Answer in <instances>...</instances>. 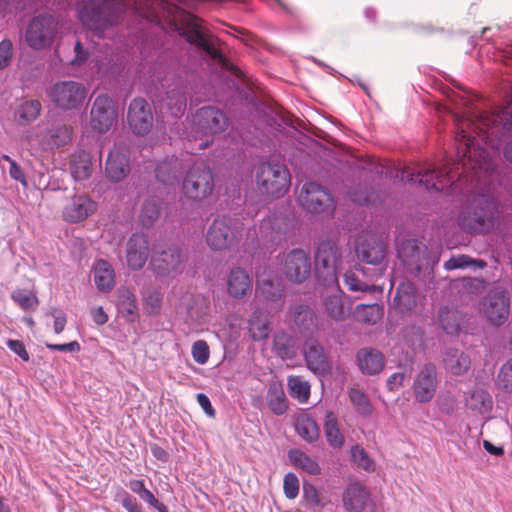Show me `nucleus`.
I'll use <instances>...</instances> for the list:
<instances>
[{"instance_id":"nucleus-1","label":"nucleus","mask_w":512,"mask_h":512,"mask_svg":"<svg viewBox=\"0 0 512 512\" xmlns=\"http://www.w3.org/2000/svg\"><path fill=\"white\" fill-rule=\"evenodd\" d=\"M126 6L127 0H88L79 10V18L94 37L109 38L115 44V29Z\"/></svg>"},{"instance_id":"nucleus-2","label":"nucleus","mask_w":512,"mask_h":512,"mask_svg":"<svg viewBox=\"0 0 512 512\" xmlns=\"http://www.w3.org/2000/svg\"><path fill=\"white\" fill-rule=\"evenodd\" d=\"M228 127V118L220 109L204 106L191 119L186 120L185 136L188 141H198L197 149H205L213 142V136Z\"/></svg>"},{"instance_id":"nucleus-3","label":"nucleus","mask_w":512,"mask_h":512,"mask_svg":"<svg viewBox=\"0 0 512 512\" xmlns=\"http://www.w3.org/2000/svg\"><path fill=\"white\" fill-rule=\"evenodd\" d=\"M173 21L175 29L188 43L203 50L222 65H226L227 59L218 48L219 39L202 26L203 21L200 18L181 10L174 16Z\"/></svg>"},{"instance_id":"nucleus-4","label":"nucleus","mask_w":512,"mask_h":512,"mask_svg":"<svg viewBox=\"0 0 512 512\" xmlns=\"http://www.w3.org/2000/svg\"><path fill=\"white\" fill-rule=\"evenodd\" d=\"M290 173L285 165L277 162H263L255 172V183L260 195L280 198L289 189Z\"/></svg>"},{"instance_id":"nucleus-5","label":"nucleus","mask_w":512,"mask_h":512,"mask_svg":"<svg viewBox=\"0 0 512 512\" xmlns=\"http://www.w3.org/2000/svg\"><path fill=\"white\" fill-rule=\"evenodd\" d=\"M341 258V248L334 240L324 239L318 243L314 254L315 273L324 286H337V267Z\"/></svg>"},{"instance_id":"nucleus-6","label":"nucleus","mask_w":512,"mask_h":512,"mask_svg":"<svg viewBox=\"0 0 512 512\" xmlns=\"http://www.w3.org/2000/svg\"><path fill=\"white\" fill-rule=\"evenodd\" d=\"M495 213L494 201L489 197L481 196L463 210L459 217V225L467 232H487L494 226Z\"/></svg>"},{"instance_id":"nucleus-7","label":"nucleus","mask_w":512,"mask_h":512,"mask_svg":"<svg viewBox=\"0 0 512 512\" xmlns=\"http://www.w3.org/2000/svg\"><path fill=\"white\" fill-rule=\"evenodd\" d=\"M214 177L210 168L203 162L193 164L187 171L183 183V195L195 202H200L212 194Z\"/></svg>"},{"instance_id":"nucleus-8","label":"nucleus","mask_w":512,"mask_h":512,"mask_svg":"<svg viewBox=\"0 0 512 512\" xmlns=\"http://www.w3.org/2000/svg\"><path fill=\"white\" fill-rule=\"evenodd\" d=\"M58 33V22L50 14H39L33 17L25 29V41L33 50L50 47Z\"/></svg>"},{"instance_id":"nucleus-9","label":"nucleus","mask_w":512,"mask_h":512,"mask_svg":"<svg viewBox=\"0 0 512 512\" xmlns=\"http://www.w3.org/2000/svg\"><path fill=\"white\" fill-rule=\"evenodd\" d=\"M453 168L447 162L443 168H437L428 165L414 172L409 167H403L401 170V179L407 182L419 183L425 186L427 190L442 191L452 181Z\"/></svg>"},{"instance_id":"nucleus-10","label":"nucleus","mask_w":512,"mask_h":512,"mask_svg":"<svg viewBox=\"0 0 512 512\" xmlns=\"http://www.w3.org/2000/svg\"><path fill=\"white\" fill-rule=\"evenodd\" d=\"M511 300L509 292L501 287L492 289L481 301L480 312L495 327L502 326L509 318Z\"/></svg>"},{"instance_id":"nucleus-11","label":"nucleus","mask_w":512,"mask_h":512,"mask_svg":"<svg viewBox=\"0 0 512 512\" xmlns=\"http://www.w3.org/2000/svg\"><path fill=\"white\" fill-rule=\"evenodd\" d=\"M298 202L308 212L317 214L330 213L335 208V201L331 192L316 182H307L302 186L298 195Z\"/></svg>"},{"instance_id":"nucleus-12","label":"nucleus","mask_w":512,"mask_h":512,"mask_svg":"<svg viewBox=\"0 0 512 512\" xmlns=\"http://www.w3.org/2000/svg\"><path fill=\"white\" fill-rule=\"evenodd\" d=\"M48 95L57 107L72 110L79 108L84 103L87 90L82 83L77 81H59L50 88Z\"/></svg>"},{"instance_id":"nucleus-13","label":"nucleus","mask_w":512,"mask_h":512,"mask_svg":"<svg viewBox=\"0 0 512 512\" xmlns=\"http://www.w3.org/2000/svg\"><path fill=\"white\" fill-rule=\"evenodd\" d=\"M187 255L176 246H169L154 253L150 265L153 272L160 277L175 278L185 269Z\"/></svg>"},{"instance_id":"nucleus-14","label":"nucleus","mask_w":512,"mask_h":512,"mask_svg":"<svg viewBox=\"0 0 512 512\" xmlns=\"http://www.w3.org/2000/svg\"><path fill=\"white\" fill-rule=\"evenodd\" d=\"M241 237L237 225L230 219L216 218L209 226L206 233V242L214 251H222L236 243Z\"/></svg>"},{"instance_id":"nucleus-15","label":"nucleus","mask_w":512,"mask_h":512,"mask_svg":"<svg viewBox=\"0 0 512 512\" xmlns=\"http://www.w3.org/2000/svg\"><path fill=\"white\" fill-rule=\"evenodd\" d=\"M118 106L116 101L106 94L98 95L91 107L90 124L99 133L107 132L117 120Z\"/></svg>"},{"instance_id":"nucleus-16","label":"nucleus","mask_w":512,"mask_h":512,"mask_svg":"<svg viewBox=\"0 0 512 512\" xmlns=\"http://www.w3.org/2000/svg\"><path fill=\"white\" fill-rule=\"evenodd\" d=\"M282 271L295 284L305 282L311 275V259L303 249H292L283 256Z\"/></svg>"},{"instance_id":"nucleus-17","label":"nucleus","mask_w":512,"mask_h":512,"mask_svg":"<svg viewBox=\"0 0 512 512\" xmlns=\"http://www.w3.org/2000/svg\"><path fill=\"white\" fill-rule=\"evenodd\" d=\"M438 388L437 370L433 363H426L415 375L412 385L416 402L426 404L435 397Z\"/></svg>"},{"instance_id":"nucleus-18","label":"nucleus","mask_w":512,"mask_h":512,"mask_svg":"<svg viewBox=\"0 0 512 512\" xmlns=\"http://www.w3.org/2000/svg\"><path fill=\"white\" fill-rule=\"evenodd\" d=\"M97 206L88 194H74L66 199L62 207V218L70 224L80 223L93 215Z\"/></svg>"},{"instance_id":"nucleus-19","label":"nucleus","mask_w":512,"mask_h":512,"mask_svg":"<svg viewBox=\"0 0 512 512\" xmlns=\"http://www.w3.org/2000/svg\"><path fill=\"white\" fill-rule=\"evenodd\" d=\"M253 279L242 267H233L226 276V293L234 300H243L252 295Z\"/></svg>"},{"instance_id":"nucleus-20","label":"nucleus","mask_w":512,"mask_h":512,"mask_svg":"<svg viewBox=\"0 0 512 512\" xmlns=\"http://www.w3.org/2000/svg\"><path fill=\"white\" fill-rule=\"evenodd\" d=\"M398 256L406 268L415 275L420 274L427 264V248L415 239L403 242L398 249Z\"/></svg>"},{"instance_id":"nucleus-21","label":"nucleus","mask_w":512,"mask_h":512,"mask_svg":"<svg viewBox=\"0 0 512 512\" xmlns=\"http://www.w3.org/2000/svg\"><path fill=\"white\" fill-rule=\"evenodd\" d=\"M303 354L309 370L317 375H325L331 369L330 361L318 340L309 338L303 347Z\"/></svg>"},{"instance_id":"nucleus-22","label":"nucleus","mask_w":512,"mask_h":512,"mask_svg":"<svg viewBox=\"0 0 512 512\" xmlns=\"http://www.w3.org/2000/svg\"><path fill=\"white\" fill-rule=\"evenodd\" d=\"M153 126L150 105L143 98H135L130 103V128L138 135L148 133Z\"/></svg>"},{"instance_id":"nucleus-23","label":"nucleus","mask_w":512,"mask_h":512,"mask_svg":"<svg viewBox=\"0 0 512 512\" xmlns=\"http://www.w3.org/2000/svg\"><path fill=\"white\" fill-rule=\"evenodd\" d=\"M356 253L362 262L379 265L385 258L386 245L380 237L367 235L358 243Z\"/></svg>"},{"instance_id":"nucleus-24","label":"nucleus","mask_w":512,"mask_h":512,"mask_svg":"<svg viewBox=\"0 0 512 512\" xmlns=\"http://www.w3.org/2000/svg\"><path fill=\"white\" fill-rule=\"evenodd\" d=\"M128 167V146L126 144H117L110 151L106 165L105 173L113 182H119L126 177V168Z\"/></svg>"},{"instance_id":"nucleus-25","label":"nucleus","mask_w":512,"mask_h":512,"mask_svg":"<svg viewBox=\"0 0 512 512\" xmlns=\"http://www.w3.org/2000/svg\"><path fill=\"white\" fill-rule=\"evenodd\" d=\"M335 291L325 297L324 306L327 315L335 321H344L350 314L351 307L345 305V294L339 286H332Z\"/></svg>"},{"instance_id":"nucleus-26","label":"nucleus","mask_w":512,"mask_h":512,"mask_svg":"<svg viewBox=\"0 0 512 512\" xmlns=\"http://www.w3.org/2000/svg\"><path fill=\"white\" fill-rule=\"evenodd\" d=\"M445 370L454 376H462L471 368L470 356L459 349H448L443 358Z\"/></svg>"},{"instance_id":"nucleus-27","label":"nucleus","mask_w":512,"mask_h":512,"mask_svg":"<svg viewBox=\"0 0 512 512\" xmlns=\"http://www.w3.org/2000/svg\"><path fill=\"white\" fill-rule=\"evenodd\" d=\"M358 366L362 373L374 375L384 368V355L373 348H362L357 353Z\"/></svg>"},{"instance_id":"nucleus-28","label":"nucleus","mask_w":512,"mask_h":512,"mask_svg":"<svg viewBox=\"0 0 512 512\" xmlns=\"http://www.w3.org/2000/svg\"><path fill=\"white\" fill-rule=\"evenodd\" d=\"M465 406L475 415H486L492 411L493 399L485 389L476 388L466 393Z\"/></svg>"},{"instance_id":"nucleus-29","label":"nucleus","mask_w":512,"mask_h":512,"mask_svg":"<svg viewBox=\"0 0 512 512\" xmlns=\"http://www.w3.org/2000/svg\"><path fill=\"white\" fill-rule=\"evenodd\" d=\"M393 306L400 313L410 312L417 306L416 289L411 282L403 281L398 285Z\"/></svg>"},{"instance_id":"nucleus-30","label":"nucleus","mask_w":512,"mask_h":512,"mask_svg":"<svg viewBox=\"0 0 512 512\" xmlns=\"http://www.w3.org/2000/svg\"><path fill=\"white\" fill-rule=\"evenodd\" d=\"M149 256V243L146 235L134 234L130 237V268L141 269Z\"/></svg>"},{"instance_id":"nucleus-31","label":"nucleus","mask_w":512,"mask_h":512,"mask_svg":"<svg viewBox=\"0 0 512 512\" xmlns=\"http://www.w3.org/2000/svg\"><path fill=\"white\" fill-rule=\"evenodd\" d=\"M367 499L368 492L359 483L349 485L343 495V503L348 512H362Z\"/></svg>"},{"instance_id":"nucleus-32","label":"nucleus","mask_w":512,"mask_h":512,"mask_svg":"<svg viewBox=\"0 0 512 512\" xmlns=\"http://www.w3.org/2000/svg\"><path fill=\"white\" fill-rule=\"evenodd\" d=\"M437 323L446 334L454 335L460 330L461 315L457 309L444 305L438 309Z\"/></svg>"},{"instance_id":"nucleus-33","label":"nucleus","mask_w":512,"mask_h":512,"mask_svg":"<svg viewBox=\"0 0 512 512\" xmlns=\"http://www.w3.org/2000/svg\"><path fill=\"white\" fill-rule=\"evenodd\" d=\"M94 283L102 292L112 290L115 284V275L112 266L103 259L98 260L94 265Z\"/></svg>"},{"instance_id":"nucleus-34","label":"nucleus","mask_w":512,"mask_h":512,"mask_svg":"<svg viewBox=\"0 0 512 512\" xmlns=\"http://www.w3.org/2000/svg\"><path fill=\"white\" fill-rule=\"evenodd\" d=\"M324 434L327 442L334 448H342L345 443V437L342 433L337 417L332 411H327L324 422Z\"/></svg>"},{"instance_id":"nucleus-35","label":"nucleus","mask_w":512,"mask_h":512,"mask_svg":"<svg viewBox=\"0 0 512 512\" xmlns=\"http://www.w3.org/2000/svg\"><path fill=\"white\" fill-rule=\"evenodd\" d=\"M295 430L305 441L312 443L318 440L320 435L316 421L307 413H301L295 421Z\"/></svg>"},{"instance_id":"nucleus-36","label":"nucleus","mask_w":512,"mask_h":512,"mask_svg":"<svg viewBox=\"0 0 512 512\" xmlns=\"http://www.w3.org/2000/svg\"><path fill=\"white\" fill-rule=\"evenodd\" d=\"M41 103L38 100H25L14 111V119L19 125H28L40 115Z\"/></svg>"},{"instance_id":"nucleus-37","label":"nucleus","mask_w":512,"mask_h":512,"mask_svg":"<svg viewBox=\"0 0 512 512\" xmlns=\"http://www.w3.org/2000/svg\"><path fill=\"white\" fill-rule=\"evenodd\" d=\"M180 170V163L177 158L165 159L156 167V178L165 185H172L176 182Z\"/></svg>"},{"instance_id":"nucleus-38","label":"nucleus","mask_w":512,"mask_h":512,"mask_svg":"<svg viewBox=\"0 0 512 512\" xmlns=\"http://www.w3.org/2000/svg\"><path fill=\"white\" fill-rule=\"evenodd\" d=\"M70 172L77 181H83L92 173V162L89 154L81 152L74 156L70 162Z\"/></svg>"},{"instance_id":"nucleus-39","label":"nucleus","mask_w":512,"mask_h":512,"mask_svg":"<svg viewBox=\"0 0 512 512\" xmlns=\"http://www.w3.org/2000/svg\"><path fill=\"white\" fill-rule=\"evenodd\" d=\"M266 399L268 407L275 415H283L287 411V399L280 385L271 384Z\"/></svg>"},{"instance_id":"nucleus-40","label":"nucleus","mask_w":512,"mask_h":512,"mask_svg":"<svg viewBox=\"0 0 512 512\" xmlns=\"http://www.w3.org/2000/svg\"><path fill=\"white\" fill-rule=\"evenodd\" d=\"M363 274V270L360 268H355L353 270H348L344 274V283L347 286L348 290L353 292H373V291H382V289L376 285H370L363 281L360 275Z\"/></svg>"},{"instance_id":"nucleus-41","label":"nucleus","mask_w":512,"mask_h":512,"mask_svg":"<svg viewBox=\"0 0 512 512\" xmlns=\"http://www.w3.org/2000/svg\"><path fill=\"white\" fill-rule=\"evenodd\" d=\"M273 351L281 359H292L296 355L292 337L285 332H277L273 339Z\"/></svg>"},{"instance_id":"nucleus-42","label":"nucleus","mask_w":512,"mask_h":512,"mask_svg":"<svg viewBox=\"0 0 512 512\" xmlns=\"http://www.w3.org/2000/svg\"><path fill=\"white\" fill-rule=\"evenodd\" d=\"M349 400L355 412L362 417H370L373 414V406L369 397L358 388H351L348 391Z\"/></svg>"},{"instance_id":"nucleus-43","label":"nucleus","mask_w":512,"mask_h":512,"mask_svg":"<svg viewBox=\"0 0 512 512\" xmlns=\"http://www.w3.org/2000/svg\"><path fill=\"white\" fill-rule=\"evenodd\" d=\"M288 457L291 463L311 475L320 474V466L317 461L299 449L290 450Z\"/></svg>"},{"instance_id":"nucleus-44","label":"nucleus","mask_w":512,"mask_h":512,"mask_svg":"<svg viewBox=\"0 0 512 512\" xmlns=\"http://www.w3.org/2000/svg\"><path fill=\"white\" fill-rule=\"evenodd\" d=\"M383 312V307L377 303L359 304L355 310V318L361 323L373 325L382 318Z\"/></svg>"},{"instance_id":"nucleus-45","label":"nucleus","mask_w":512,"mask_h":512,"mask_svg":"<svg viewBox=\"0 0 512 512\" xmlns=\"http://www.w3.org/2000/svg\"><path fill=\"white\" fill-rule=\"evenodd\" d=\"M143 308L150 315H157L162 308L163 295L156 286H148L143 290Z\"/></svg>"},{"instance_id":"nucleus-46","label":"nucleus","mask_w":512,"mask_h":512,"mask_svg":"<svg viewBox=\"0 0 512 512\" xmlns=\"http://www.w3.org/2000/svg\"><path fill=\"white\" fill-rule=\"evenodd\" d=\"M72 138L71 129L66 125L51 129L43 140L46 148L53 149L67 144Z\"/></svg>"},{"instance_id":"nucleus-47","label":"nucleus","mask_w":512,"mask_h":512,"mask_svg":"<svg viewBox=\"0 0 512 512\" xmlns=\"http://www.w3.org/2000/svg\"><path fill=\"white\" fill-rule=\"evenodd\" d=\"M249 333L253 340L260 341L268 337L271 328L266 318H262L260 312L255 311L249 319Z\"/></svg>"},{"instance_id":"nucleus-48","label":"nucleus","mask_w":512,"mask_h":512,"mask_svg":"<svg viewBox=\"0 0 512 512\" xmlns=\"http://www.w3.org/2000/svg\"><path fill=\"white\" fill-rule=\"evenodd\" d=\"M105 47V54H106V60L107 63L101 62V64H98V60L96 61V65H98V72L104 71L108 72L111 71L112 74L119 73L123 67L122 60L124 58V55H119L118 52L114 51V48L110 46L108 43L103 44Z\"/></svg>"},{"instance_id":"nucleus-49","label":"nucleus","mask_w":512,"mask_h":512,"mask_svg":"<svg viewBox=\"0 0 512 512\" xmlns=\"http://www.w3.org/2000/svg\"><path fill=\"white\" fill-rule=\"evenodd\" d=\"M288 388L292 398L304 403L310 396V385L302 376H289Z\"/></svg>"},{"instance_id":"nucleus-50","label":"nucleus","mask_w":512,"mask_h":512,"mask_svg":"<svg viewBox=\"0 0 512 512\" xmlns=\"http://www.w3.org/2000/svg\"><path fill=\"white\" fill-rule=\"evenodd\" d=\"M130 489L137 493L141 500L156 508L159 512H168L167 507L159 503L158 499L153 495L151 491L145 488L144 482L142 480H133L130 481Z\"/></svg>"},{"instance_id":"nucleus-51","label":"nucleus","mask_w":512,"mask_h":512,"mask_svg":"<svg viewBox=\"0 0 512 512\" xmlns=\"http://www.w3.org/2000/svg\"><path fill=\"white\" fill-rule=\"evenodd\" d=\"M470 266L478 268L486 267V262L481 259H473L468 255L452 256L449 260L445 261L443 267L445 270L465 269Z\"/></svg>"},{"instance_id":"nucleus-52","label":"nucleus","mask_w":512,"mask_h":512,"mask_svg":"<svg viewBox=\"0 0 512 512\" xmlns=\"http://www.w3.org/2000/svg\"><path fill=\"white\" fill-rule=\"evenodd\" d=\"M160 217V206L154 199L147 200L141 209L139 220L142 226L151 227Z\"/></svg>"},{"instance_id":"nucleus-53","label":"nucleus","mask_w":512,"mask_h":512,"mask_svg":"<svg viewBox=\"0 0 512 512\" xmlns=\"http://www.w3.org/2000/svg\"><path fill=\"white\" fill-rule=\"evenodd\" d=\"M258 290L267 301L276 302L283 297V288L279 282L271 279L263 280L258 284Z\"/></svg>"},{"instance_id":"nucleus-54","label":"nucleus","mask_w":512,"mask_h":512,"mask_svg":"<svg viewBox=\"0 0 512 512\" xmlns=\"http://www.w3.org/2000/svg\"><path fill=\"white\" fill-rule=\"evenodd\" d=\"M167 107L171 113L178 117L182 115L186 108V96L180 89H174L167 93Z\"/></svg>"},{"instance_id":"nucleus-55","label":"nucleus","mask_w":512,"mask_h":512,"mask_svg":"<svg viewBox=\"0 0 512 512\" xmlns=\"http://www.w3.org/2000/svg\"><path fill=\"white\" fill-rule=\"evenodd\" d=\"M11 298L26 311L35 309L38 304L37 296L33 292L25 289H15L11 294Z\"/></svg>"},{"instance_id":"nucleus-56","label":"nucleus","mask_w":512,"mask_h":512,"mask_svg":"<svg viewBox=\"0 0 512 512\" xmlns=\"http://www.w3.org/2000/svg\"><path fill=\"white\" fill-rule=\"evenodd\" d=\"M294 321L302 330H308L315 322V313L307 306L299 305L294 311Z\"/></svg>"},{"instance_id":"nucleus-57","label":"nucleus","mask_w":512,"mask_h":512,"mask_svg":"<svg viewBox=\"0 0 512 512\" xmlns=\"http://www.w3.org/2000/svg\"><path fill=\"white\" fill-rule=\"evenodd\" d=\"M351 458L354 464H356L359 468H362L368 472L375 470V463L369 457L364 448L359 445H355L351 447L350 450Z\"/></svg>"},{"instance_id":"nucleus-58","label":"nucleus","mask_w":512,"mask_h":512,"mask_svg":"<svg viewBox=\"0 0 512 512\" xmlns=\"http://www.w3.org/2000/svg\"><path fill=\"white\" fill-rule=\"evenodd\" d=\"M191 354L198 364H206L210 358V348L205 340H197L193 343Z\"/></svg>"},{"instance_id":"nucleus-59","label":"nucleus","mask_w":512,"mask_h":512,"mask_svg":"<svg viewBox=\"0 0 512 512\" xmlns=\"http://www.w3.org/2000/svg\"><path fill=\"white\" fill-rule=\"evenodd\" d=\"M497 382L506 392H512V359L505 362L498 373Z\"/></svg>"},{"instance_id":"nucleus-60","label":"nucleus","mask_w":512,"mask_h":512,"mask_svg":"<svg viewBox=\"0 0 512 512\" xmlns=\"http://www.w3.org/2000/svg\"><path fill=\"white\" fill-rule=\"evenodd\" d=\"M284 493L288 499H294L299 493V481L296 475L288 473L284 477L283 483Z\"/></svg>"},{"instance_id":"nucleus-61","label":"nucleus","mask_w":512,"mask_h":512,"mask_svg":"<svg viewBox=\"0 0 512 512\" xmlns=\"http://www.w3.org/2000/svg\"><path fill=\"white\" fill-rule=\"evenodd\" d=\"M13 56V44L11 40L4 39L0 42V70L7 68Z\"/></svg>"},{"instance_id":"nucleus-62","label":"nucleus","mask_w":512,"mask_h":512,"mask_svg":"<svg viewBox=\"0 0 512 512\" xmlns=\"http://www.w3.org/2000/svg\"><path fill=\"white\" fill-rule=\"evenodd\" d=\"M456 286H461L468 293H478L484 287V281L479 278L464 277L456 281Z\"/></svg>"},{"instance_id":"nucleus-63","label":"nucleus","mask_w":512,"mask_h":512,"mask_svg":"<svg viewBox=\"0 0 512 512\" xmlns=\"http://www.w3.org/2000/svg\"><path fill=\"white\" fill-rule=\"evenodd\" d=\"M74 53V58L69 61V64L73 66H80L85 64L90 57L89 49L85 48L80 40H77L75 43Z\"/></svg>"},{"instance_id":"nucleus-64","label":"nucleus","mask_w":512,"mask_h":512,"mask_svg":"<svg viewBox=\"0 0 512 512\" xmlns=\"http://www.w3.org/2000/svg\"><path fill=\"white\" fill-rule=\"evenodd\" d=\"M8 348L17 354L24 362H28L30 357L28 352L26 351L25 345L20 340L9 339L6 342Z\"/></svg>"}]
</instances>
